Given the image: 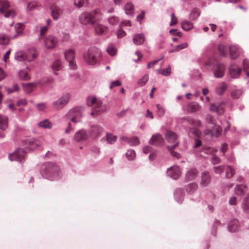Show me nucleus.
<instances>
[{"mask_svg":"<svg viewBox=\"0 0 249 249\" xmlns=\"http://www.w3.org/2000/svg\"><path fill=\"white\" fill-rule=\"evenodd\" d=\"M37 83H29L25 84H23V87L24 90L28 93H31L32 91L35 89L36 87Z\"/></svg>","mask_w":249,"mask_h":249,"instance_id":"27","label":"nucleus"},{"mask_svg":"<svg viewBox=\"0 0 249 249\" xmlns=\"http://www.w3.org/2000/svg\"><path fill=\"white\" fill-rule=\"evenodd\" d=\"M36 107L39 111H44L47 107L46 103H41L36 105Z\"/></svg>","mask_w":249,"mask_h":249,"instance_id":"62","label":"nucleus"},{"mask_svg":"<svg viewBox=\"0 0 249 249\" xmlns=\"http://www.w3.org/2000/svg\"><path fill=\"white\" fill-rule=\"evenodd\" d=\"M9 42V38L7 36L5 35H1L0 36V44L6 45L8 44Z\"/></svg>","mask_w":249,"mask_h":249,"instance_id":"53","label":"nucleus"},{"mask_svg":"<svg viewBox=\"0 0 249 249\" xmlns=\"http://www.w3.org/2000/svg\"><path fill=\"white\" fill-rule=\"evenodd\" d=\"M175 197L178 203H181L183 199L182 198L178 199V196L182 194V190L180 189H177L175 192Z\"/></svg>","mask_w":249,"mask_h":249,"instance_id":"57","label":"nucleus"},{"mask_svg":"<svg viewBox=\"0 0 249 249\" xmlns=\"http://www.w3.org/2000/svg\"><path fill=\"white\" fill-rule=\"evenodd\" d=\"M38 27H40V31L38 38L39 40H41L43 38V36L47 32L48 28L46 26L40 27L39 25H38L36 26V29H37Z\"/></svg>","mask_w":249,"mask_h":249,"instance_id":"45","label":"nucleus"},{"mask_svg":"<svg viewBox=\"0 0 249 249\" xmlns=\"http://www.w3.org/2000/svg\"><path fill=\"white\" fill-rule=\"evenodd\" d=\"M52 16L53 18L56 20L57 19L60 15V12L59 10L55 7H52Z\"/></svg>","mask_w":249,"mask_h":249,"instance_id":"51","label":"nucleus"},{"mask_svg":"<svg viewBox=\"0 0 249 249\" xmlns=\"http://www.w3.org/2000/svg\"><path fill=\"white\" fill-rule=\"evenodd\" d=\"M199 104L195 102L190 103L187 107V110L189 112H195L199 110Z\"/></svg>","mask_w":249,"mask_h":249,"instance_id":"23","label":"nucleus"},{"mask_svg":"<svg viewBox=\"0 0 249 249\" xmlns=\"http://www.w3.org/2000/svg\"><path fill=\"white\" fill-rule=\"evenodd\" d=\"M26 154V152L23 149L18 148L14 153L9 154L8 158L11 161L16 160L21 163L25 160Z\"/></svg>","mask_w":249,"mask_h":249,"instance_id":"5","label":"nucleus"},{"mask_svg":"<svg viewBox=\"0 0 249 249\" xmlns=\"http://www.w3.org/2000/svg\"><path fill=\"white\" fill-rule=\"evenodd\" d=\"M102 55L100 49L95 47H91L84 53L83 58L88 65L94 66L99 63Z\"/></svg>","mask_w":249,"mask_h":249,"instance_id":"2","label":"nucleus"},{"mask_svg":"<svg viewBox=\"0 0 249 249\" xmlns=\"http://www.w3.org/2000/svg\"><path fill=\"white\" fill-rule=\"evenodd\" d=\"M38 126L45 129H51L52 127V123L48 119H45L38 124Z\"/></svg>","mask_w":249,"mask_h":249,"instance_id":"29","label":"nucleus"},{"mask_svg":"<svg viewBox=\"0 0 249 249\" xmlns=\"http://www.w3.org/2000/svg\"><path fill=\"white\" fill-rule=\"evenodd\" d=\"M197 170L195 169L189 170L186 174V179L188 181L194 179L197 176Z\"/></svg>","mask_w":249,"mask_h":249,"instance_id":"25","label":"nucleus"},{"mask_svg":"<svg viewBox=\"0 0 249 249\" xmlns=\"http://www.w3.org/2000/svg\"><path fill=\"white\" fill-rule=\"evenodd\" d=\"M52 67L53 71H60L63 67L62 62L60 60H56L52 64Z\"/></svg>","mask_w":249,"mask_h":249,"instance_id":"37","label":"nucleus"},{"mask_svg":"<svg viewBox=\"0 0 249 249\" xmlns=\"http://www.w3.org/2000/svg\"><path fill=\"white\" fill-rule=\"evenodd\" d=\"M65 55L71 69H75L76 68V64L74 61L75 58V53L74 51L72 49L68 50L65 52Z\"/></svg>","mask_w":249,"mask_h":249,"instance_id":"11","label":"nucleus"},{"mask_svg":"<svg viewBox=\"0 0 249 249\" xmlns=\"http://www.w3.org/2000/svg\"><path fill=\"white\" fill-rule=\"evenodd\" d=\"M88 137L87 133L83 129L79 130L74 135V139L77 142L85 141L87 139Z\"/></svg>","mask_w":249,"mask_h":249,"instance_id":"16","label":"nucleus"},{"mask_svg":"<svg viewBox=\"0 0 249 249\" xmlns=\"http://www.w3.org/2000/svg\"><path fill=\"white\" fill-rule=\"evenodd\" d=\"M211 160H212V163L213 164H218L220 161V160L219 158L217 156H216L215 155H213L212 156V159H211Z\"/></svg>","mask_w":249,"mask_h":249,"instance_id":"64","label":"nucleus"},{"mask_svg":"<svg viewBox=\"0 0 249 249\" xmlns=\"http://www.w3.org/2000/svg\"><path fill=\"white\" fill-rule=\"evenodd\" d=\"M106 139L108 143L112 144L114 143L117 140V136L113 134L107 133L106 134Z\"/></svg>","mask_w":249,"mask_h":249,"instance_id":"41","label":"nucleus"},{"mask_svg":"<svg viewBox=\"0 0 249 249\" xmlns=\"http://www.w3.org/2000/svg\"><path fill=\"white\" fill-rule=\"evenodd\" d=\"M70 98V95L68 93H66L59 98L58 100L54 101L53 103V107L56 109H60L67 104Z\"/></svg>","mask_w":249,"mask_h":249,"instance_id":"7","label":"nucleus"},{"mask_svg":"<svg viewBox=\"0 0 249 249\" xmlns=\"http://www.w3.org/2000/svg\"><path fill=\"white\" fill-rule=\"evenodd\" d=\"M22 26L21 23H18L15 26V29L17 32V34L13 36L12 38L13 39L16 38L17 36L22 34V32L19 28Z\"/></svg>","mask_w":249,"mask_h":249,"instance_id":"48","label":"nucleus"},{"mask_svg":"<svg viewBox=\"0 0 249 249\" xmlns=\"http://www.w3.org/2000/svg\"><path fill=\"white\" fill-rule=\"evenodd\" d=\"M10 7L8 2L5 0H0V13H4Z\"/></svg>","mask_w":249,"mask_h":249,"instance_id":"36","label":"nucleus"},{"mask_svg":"<svg viewBox=\"0 0 249 249\" xmlns=\"http://www.w3.org/2000/svg\"><path fill=\"white\" fill-rule=\"evenodd\" d=\"M164 56H162L160 59L155 60L153 61H151L149 62L147 64V68L148 69H150V68L152 67L154 65H155L156 64H157L159 61H160V60L162 59L163 58Z\"/></svg>","mask_w":249,"mask_h":249,"instance_id":"63","label":"nucleus"},{"mask_svg":"<svg viewBox=\"0 0 249 249\" xmlns=\"http://www.w3.org/2000/svg\"><path fill=\"white\" fill-rule=\"evenodd\" d=\"M39 6V4L36 1H32L27 3L26 10L31 11L37 9Z\"/></svg>","mask_w":249,"mask_h":249,"instance_id":"35","label":"nucleus"},{"mask_svg":"<svg viewBox=\"0 0 249 249\" xmlns=\"http://www.w3.org/2000/svg\"><path fill=\"white\" fill-rule=\"evenodd\" d=\"M125 14L128 16H132L134 13V6L131 2L127 3L124 6Z\"/></svg>","mask_w":249,"mask_h":249,"instance_id":"30","label":"nucleus"},{"mask_svg":"<svg viewBox=\"0 0 249 249\" xmlns=\"http://www.w3.org/2000/svg\"><path fill=\"white\" fill-rule=\"evenodd\" d=\"M107 52L110 55L114 56L116 53L117 49L113 45L110 44L107 48Z\"/></svg>","mask_w":249,"mask_h":249,"instance_id":"52","label":"nucleus"},{"mask_svg":"<svg viewBox=\"0 0 249 249\" xmlns=\"http://www.w3.org/2000/svg\"><path fill=\"white\" fill-rule=\"evenodd\" d=\"M107 30V27L100 24H97L95 26V30L97 34L103 35L105 33Z\"/></svg>","mask_w":249,"mask_h":249,"instance_id":"28","label":"nucleus"},{"mask_svg":"<svg viewBox=\"0 0 249 249\" xmlns=\"http://www.w3.org/2000/svg\"><path fill=\"white\" fill-rule=\"evenodd\" d=\"M87 105L89 107L93 106L91 115L97 116L105 112L107 107L103 105L101 100L97 99L96 97H89L87 100Z\"/></svg>","mask_w":249,"mask_h":249,"instance_id":"3","label":"nucleus"},{"mask_svg":"<svg viewBox=\"0 0 249 249\" xmlns=\"http://www.w3.org/2000/svg\"><path fill=\"white\" fill-rule=\"evenodd\" d=\"M136 153L134 150L129 149L126 153V156L129 160H133L136 158Z\"/></svg>","mask_w":249,"mask_h":249,"instance_id":"49","label":"nucleus"},{"mask_svg":"<svg viewBox=\"0 0 249 249\" xmlns=\"http://www.w3.org/2000/svg\"><path fill=\"white\" fill-rule=\"evenodd\" d=\"M163 142V138L160 134L153 135L149 141V144L156 146L161 145Z\"/></svg>","mask_w":249,"mask_h":249,"instance_id":"14","label":"nucleus"},{"mask_svg":"<svg viewBox=\"0 0 249 249\" xmlns=\"http://www.w3.org/2000/svg\"><path fill=\"white\" fill-rule=\"evenodd\" d=\"M200 14V12L198 9L194 8L190 14V18L192 20H196L199 16Z\"/></svg>","mask_w":249,"mask_h":249,"instance_id":"38","label":"nucleus"},{"mask_svg":"<svg viewBox=\"0 0 249 249\" xmlns=\"http://www.w3.org/2000/svg\"><path fill=\"white\" fill-rule=\"evenodd\" d=\"M36 57V54L34 50H32L25 53L23 51L17 52L15 56V58L18 61L26 60L32 61Z\"/></svg>","mask_w":249,"mask_h":249,"instance_id":"4","label":"nucleus"},{"mask_svg":"<svg viewBox=\"0 0 249 249\" xmlns=\"http://www.w3.org/2000/svg\"><path fill=\"white\" fill-rule=\"evenodd\" d=\"M212 69L216 78H222L225 73V66L223 64H217L213 66Z\"/></svg>","mask_w":249,"mask_h":249,"instance_id":"8","label":"nucleus"},{"mask_svg":"<svg viewBox=\"0 0 249 249\" xmlns=\"http://www.w3.org/2000/svg\"><path fill=\"white\" fill-rule=\"evenodd\" d=\"M193 24L190 21L185 20L181 22L182 28L185 31H189L193 28Z\"/></svg>","mask_w":249,"mask_h":249,"instance_id":"33","label":"nucleus"},{"mask_svg":"<svg viewBox=\"0 0 249 249\" xmlns=\"http://www.w3.org/2000/svg\"><path fill=\"white\" fill-rule=\"evenodd\" d=\"M82 108L81 107L75 108L71 109L69 112V115L72 116L71 121L73 123H76L78 121L77 119L80 118L82 116Z\"/></svg>","mask_w":249,"mask_h":249,"instance_id":"13","label":"nucleus"},{"mask_svg":"<svg viewBox=\"0 0 249 249\" xmlns=\"http://www.w3.org/2000/svg\"><path fill=\"white\" fill-rule=\"evenodd\" d=\"M140 143L138 138L136 137L130 138L128 144L130 146H136Z\"/></svg>","mask_w":249,"mask_h":249,"instance_id":"55","label":"nucleus"},{"mask_svg":"<svg viewBox=\"0 0 249 249\" xmlns=\"http://www.w3.org/2000/svg\"><path fill=\"white\" fill-rule=\"evenodd\" d=\"M44 44L47 49H52L56 46L57 39L53 36L49 35L45 38Z\"/></svg>","mask_w":249,"mask_h":249,"instance_id":"9","label":"nucleus"},{"mask_svg":"<svg viewBox=\"0 0 249 249\" xmlns=\"http://www.w3.org/2000/svg\"><path fill=\"white\" fill-rule=\"evenodd\" d=\"M103 131V128L99 125L93 124L91 126L89 133L92 137L99 135Z\"/></svg>","mask_w":249,"mask_h":249,"instance_id":"18","label":"nucleus"},{"mask_svg":"<svg viewBox=\"0 0 249 249\" xmlns=\"http://www.w3.org/2000/svg\"><path fill=\"white\" fill-rule=\"evenodd\" d=\"M240 224L237 219H233L231 220L228 225V230L231 232H235L239 227Z\"/></svg>","mask_w":249,"mask_h":249,"instance_id":"21","label":"nucleus"},{"mask_svg":"<svg viewBox=\"0 0 249 249\" xmlns=\"http://www.w3.org/2000/svg\"><path fill=\"white\" fill-rule=\"evenodd\" d=\"M18 75L20 79L23 80H28L30 78L29 73L24 70H20L18 73Z\"/></svg>","mask_w":249,"mask_h":249,"instance_id":"40","label":"nucleus"},{"mask_svg":"<svg viewBox=\"0 0 249 249\" xmlns=\"http://www.w3.org/2000/svg\"><path fill=\"white\" fill-rule=\"evenodd\" d=\"M227 89V84L222 82L219 84L215 89V92L218 95H222Z\"/></svg>","mask_w":249,"mask_h":249,"instance_id":"26","label":"nucleus"},{"mask_svg":"<svg viewBox=\"0 0 249 249\" xmlns=\"http://www.w3.org/2000/svg\"><path fill=\"white\" fill-rule=\"evenodd\" d=\"M126 35L125 32L122 29V27L119 26L117 34L118 38H122L125 36Z\"/></svg>","mask_w":249,"mask_h":249,"instance_id":"59","label":"nucleus"},{"mask_svg":"<svg viewBox=\"0 0 249 249\" xmlns=\"http://www.w3.org/2000/svg\"><path fill=\"white\" fill-rule=\"evenodd\" d=\"M242 207L245 213H249V194L244 199L242 204Z\"/></svg>","mask_w":249,"mask_h":249,"instance_id":"34","label":"nucleus"},{"mask_svg":"<svg viewBox=\"0 0 249 249\" xmlns=\"http://www.w3.org/2000/svg\"><path fill=\"white\" fill-rule=\"evenodd\" d=\"M222 132V128L220 126L217 125H214L211 129L212 134L215 137H219Z\"/></svg>","mask_w":249,"mask_h":249,"instance_id":"32","label":"nucleus"},{"mask_svg":"<svg viewBox=\"0 0 249 249\" xmlns=\"http://www.w3.org/2000/svg\"><path fill=\"white\" fill-rule=\"evenodd\" d=\"M74 4L77 7L80 8L83 6L88 2V0H73Z\"/></svg>","mask_w":249,"mask_h":249,"instance_id":"54","label":"nucleus"},{"mask_svg":"<svg viewBox=\"0 0 249 249\" xmlns=\"http://www.w3.org/2000/svg\"><path fill=\"white\" fill-rule=\"evenodd\" d=\"M108 22L112 25H116L119 22V19L115 16L110 17L107 19Z\"/></svg>","mask_w":249,"mask_h":249,"instance_id":"58","label":"nucleus"},{"mask_svg":"<svg viewBox=\"0 0 249 249\" xmlns=\"http://www.w3.org/2000/svg\"><path fill=\"white\" fill-rule=\"evenodd\" d=\"M165 136L168 142L170 143H174L177 141V135L173 131L167 130Z\"/></svg>","mask_w":249,"mask_h":249,"instance_id":"19","label":"nucleus"},{"mask_svg":"<svg viewBox=\"0 0 249 249\" xmlns=\"http://www.w3.org/2000/svg\"><path fill=\"white\" fill-rule=\"evenodd\" d=\"M22 144L27 150H33L40 146L41 145V142L37 139L30 138L24 140L22 142Z\"/></svg>","mask_w":249,"mask_h":249,"instance_id":"6","label":"nucleus"},{"mask_svg":"<svg viewBox=\"0 0 249 249\" xmlns=\"http://www.w3.org/2000/svg\"><path fill=\"white\" fill-rule=\"evenodd\" d=\"M144 40V36L142 34H136L133 38L134 43L137 45L142 44Z\"/></svg>","mask_w":249,"mask_h":249,"instance_id":"24","label":"nucleus"},{"mask_svg":"<svg viewBox=\"0 0 249 249\" xmlns=\"http://www.w3.org/2000/svg\"><path fill=\"white\" fill-rule=\"evenodd\" d=\"M210 110L216 112L218 114H221L224 112V103H213L211 105Z\"/></svg>","mask_w":249,"mask_h":249,"instance_id":"15","label":"nucleus"},{"mask_svg":"<svg viewBox=\"0 0 249 249\" xmlns=\"http://www.w3.org/2000/svg\"><path fill=\"white\" fill-rule=\"evenodd\" d=\"M156 108H157V115L160 117L163 116L165 113V109L163 108V107L160 105V104H157L156 105Z\"/></svg>","mask_w":249,"mask_h":249,"instance_id":"46","label":"nucleus"},{"mask_svg":"<svg viewBox=\"0 0 249 249\" xmlns=\"http://www.w3.org/2000/svg\"><path fill=\"white\" fill-rule=\"evenodd\" d=\"M172 72L171 67L168 66L166 69H160L157 70V73L164 76H169Z\"/></svg>","mask_w":249,"mask_h":249,"instance_id":"31","label":"nucleus"},{"mask_svg":"<svg viewBox=\"0 0 249 249\" xmlns=\"http://www.w3.org/2000/svg\"><path fill=\"white\" fill-rule=\"evenodd\" d=\"M0 13L3 14L4 17L6 18H13L16 15L15 11L13 9H9V8H8L4 13Z\"/></svg>","mask_w":249,"mask_h":249,"instance_id":"43","label":"nucleus"},{"mask_svg":"<svg viewBox=\"0 0 249 249\" xmlns=\"http://www.w3.org/2000/svg\"><path fill=\"white\" fill-rule=\"evenodd\" d=\"M188 46V43L186 42H184L183 43L177 45L175 50H176V51H178L180 50L187 48Z\"/></svg>","mask_w":249,"mask_h":249,"instance_id":"61","label":"nucleus"},{"mask_svg":"<svg viewBox=\"0 0 249 249\" xmlns=\"http://www.w3.org/2000/svg\"><path fill=\"white\" fill-rule=\"evenodd\" d=\"M241 71V68L239 67L234 63H231L229 66V72L230 76L232 78L239 77Z\"/></svg>","mask_w":249,"mask_h":249,"instance_id":"12","label":"nucleus"},{"mask_svg":"<svg viewBox=\"0 0 249 249\" xmlns=\"http://www.w3.org/2000/svg\"><path fill=\"white\" fill-rule=\"evenodd\" d=\"M235 170L233 168H232L231 166H227L226 173V177L227 178H231L235 174Z\"/></svg>","mask_w":249,"mask_h":249,"instance_id":"47","label":"nucleus"},{"mask_svg":"<svg viewBox=\"0 0 249 249\" xmlns=\"http://www.w3.org/2000/svg\"><path fill=\"white\" fill-rule=\"evenodd\" d=\"M230 54L232 59H236L239 55V50L236 45H231L229 47Z\"/></svg>","mask_w":249,"mask_h":249,"instance_id":"22","label":"nucleus"},{"mask_svg":"<svg viewBox=\"0 0 249 249\" xmlns=\"http://www.w3.org/2000/svg\"><path fill=\"white\" fill-rule=\"evenodd\" d=\"M102 19V14L98 9L90 12H85L79 16V21L83 25H94L96 22Z\"/></svg>","mask_w":249,"mask_h":249,"instance_id":"1","label":"nucleus"},{"mask_svg":"<svg viewBox=\"0 0 249 249\" xmlns=\"http://www.w3.org/2000/svg\"><path fill=\"white\" fill-rule=\"evenodd\" d=\"M211 182V177L207 172H204L202 173L200 185L202 187H206Z\"/></svg>","mask_w":249,"mask_h":249,"instance_id":"17","label":"nucleus"},{"mask_svg":"<svg viewBox=\"0 0 249 249\" xmlns=\"http://www.w3.org/2000/svg\"><path fill=\"white\" fill-rule=\"evenodd\" d=\"M149 79V76L148 74H145L137 82V85L140 87L143 86L146 84Z\"/></svg>","mask_w":249,"mask_h":249,"instance_id":"44","label":"nucleus"},{"mask_svg":"<svg viewBox=\"0 0 249 249\" xmlns=\"http://www.w3.org/2000/svg\"><path fill=\"white\" fill-rule=\"evenodd\" d=\"M242 91L240 89H234L231 92V97L233 99H238L242 95Z\"/></svg>","mask_w":249,"mask_h":249,"instance_id":"50","label":"nucleus"},{"mask_svg":"<svg viewBox=\"0 0 249 249\" xmlns=\"http://www.w3.org/2000/svg\"><path fill=\"white\" fill-rule=\"evenodd\" d=\"M225 167L223 165H220L214 167V171L216 174H220L224 172Z\"/></svg>","mask_w":249,"mask_h":249,"instance_id":"60","label":"nucleus"},{"mask_svg":"<svg viewBox=\"0 0 249 249\" xmlns=\"http://www.w3.org/2000/svg\"><path fill=\"white\" fill-rule=\"evenodd\" d=\"M246 185H237L234 189L235 193L237 195H243L244 192V189L246 188Z\"/></svg>","mask_w":249,"mask_h":249,"instance_id":"42","label":"nucleus"},{"mask_svg":"<svg viewBox=\"0 0 249 249\" xmlns=\"http://www.w3.org/2000/svg\"><path fill=\"white\" fill-rule=\"evenodd\" d=\"M8 127V117L0 114V129L6 131Z\"/></svg>","mask_w":249,"mask_h":249,"instance_id":"20","label":"nucleus"},{"mask_svg":"<svg viewBox=\"0 0 249 249\" xmlns=\"http://www.w3.org/2000/svg\"><path fill=\"white\" fill-rule=\"evenodd\" d=\"M167 174L171 178L177 179L180 177L181 172L178 166L175 165L167 169Z\"/></svg>","mask_w":249,"mask_h":249,"instance_id":"10","label":"nucleus"},{"mask_svg":"<svg viewBox=\"0 0 249 249\" xmlns=\"http://www.w3.org/2000/svg\"><path fill=\"white\" fill-rule=\"evenodd\" d=\"M218 50L221 56H224L226 55V48L223 44H220L218 47Z\"/></svg>","mask_w":249,"mask_h":249,"instance_id":"56","label":"nucleus"},{"mask_svg":"<svg viewBox=\"0 0 249 249\" xmlns=\"http://www.w3.org/2000/svg\"><path fill=\"white\" fill-rule=\"evenodd\" d=\"M198 186L196 183H192L186 186V190L188 193L191 194L196 190Z\"/></svg>","mask_w":249,"mask_h":249,"instance_id":"39","label":"nucleus"}]
</instances>
